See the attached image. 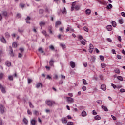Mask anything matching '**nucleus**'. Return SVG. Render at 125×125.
<instances>
[{
	"label": "nucleus",
	"mask_w": 125,
	"mask_h": 125,
	"mask_svg": "<svg viewBox=\"0 0 125 125\" xmlns=\"http://www.w3.org/2000/svg\"><path fill=\"white\" fill-rule=\"evenodd\" d=\"M80 8H81V6L79 5H76V2H73L71 6V11H74V9L75 10H80Z\"/></svg>",
	"instance_id": "f257e3e1"
},
{
	"label": "nucleus",
	"mask_w": 125,
	"mask_h": 125,
	"mask_svg": "<svg viewBox=\"0 0 125 125\" xmlns=\"http://www.w3.org/2000/svg\"><path fill=\"white\" fill-rule=\"evenodd\" d=\"M78 39L80 40V42L83 44V45H85V42L86 40L84 39H83V36L82 35H78Z\"/></svg>",
	"instance_id": "f03ea898"
},
{
	"label": "nucleus",
	"mask_w": 125,
	"mask_h": 125,
	"mask_svg": "<svg viewBox=\"0 0 125 125\" xmlns=\"http://www.w3.org/2000/svg\"><path fill=\"white\" fill-rule=\"evenodd\" d=\"M46 104L47 105V106H49V107L52 106V105L54 104H55V102L54 101H51L49 100L46 101Z\"/></svg>",
	"instance_id": "7ed1b4c3"
},
{
	"label": "nucleus",
	"mask_w": 125,
	"mask_h": 125,
	"mask_svg": "<svg viewBox=\"0 0 125 125\" xmlns=\"http://www.w3.org/2000/svg\"><path fill=\"white\" fill-rule=\"evenodd\" d=\"M66 99L68 103L71 104V103H74V99H73V98L66 97Z\"/></svg>",
	"instance_id": "20e7f679"
},
{
	"label": "nucleus",
	"mask_w": 125,
	"mask_h": 125,
	"mask_svg": "<svg viewBox=\"0 0 125 125\" xmlns=\"http://www.w3.org/2000/svg\"><path fill=\"white\" fill-rule=\"evenodd\" d=\"M93 48H94L93 45H92V44H90L89 49V51L90 53H92L93 51Z\"/></svg>",
	"instance_id": "39448f33"
},
{
	"label": "nucleus",
	"mask_w": 125,
	"mask_h": 125,
	"mask_svg": "<svg viewBox=\"0 0 125 125\" xmlns=\"http://www.w3.org/2000/svg\"><path fill=\"white\" fill-rule=\"evenodd\" d=\"M98 1L100 4H103V5H107V2L105 1L98 0Z\"/></svg>",
	"instance_id": "423d86ee"
},
{
	"label": "nucleus",
	"mask_w": 125,
	"mask_h": 125,
	"mask_svg": "<svg viewBox=\"0 0 125 125\" xmlns=\"http://www.w3.org/2000/svg\"><path fill=\"white\" fill-rule=\"evenodd\" d=\"M54 62H55L54 60H53L52 59H51L50 61H49V65H50V66L54 67Z\"/></svg>",
	"instance_id": "0eeeda50"
},
{
	"label": "nucleus",
	"mask_w": 125,
	"mask_h": 125,
	"mask_svg": "<svg viewBox=\"0 0 125 125\" xmlns=\"http://www.w3.org/2000/svg\"><path fill=\"white\" fill-rule=\"evenodd\" d=\"M5 110V108L3 107V105H0V112L1 114H3L4 113Z\"/></svg>",
	"instance_id": "6e6552de"
},
{
	"label": "nucleus",
	"mask_w": 125,
	"mask_h": 125,
	"mask_svg": "<svg viewBox=\"0 0 125 125\" xmlns=\"http://www.w3.org/2000/svg\"><path fill=\"white\" fill-rule=\"evenodd\" d=\"M70 65L71 68H74L76 67V63H75V62H74L73 61L70 62Z\"/></svg>",
	"instance_id": "1a4fd4ad"
},
{
	"label": "nucleus",
	"mask_w": 125,
	"mask_h": 125,
	"mask_svg": "<svg viewBox=\"0 0 125 125\" xmlns=\"http://www.w3.org/2000/svg\"><path fill=\"white\" fill-rule=\"evenodd\" d=\"M39 25L41 27V30H42V27H43V26H44L45 25V22H44L43 21H41L39 23Z\"/></svg>",
	"instance_id": "9d476101"
},
{
	"label": "nucleus",
	"mask_w": 125,
	"mask_h": 125,
	"mask_svg": "<svg viewBox=\"0 0 125 125\" xmlns=\"http://www.w3.org/2000/svg\"><path fill=\"white\" fill-rule=\"evenodd\" d=\"M61 121L63 124H67L68 123V120L66 118H62Z\"/></svg>",
	"instance_id": "9b49d317"
},
{
	"label": "nucleus",
	"mask_w": 125,
	"mask_h": 125,
	"mask_svg": "<svg viewBox=\"0 0 125 125\" xmlns=\"http://www.w3.org/2000/svg\"><path fill=\"white\" fill-rule=\"evenodd\" d=\"M71 31V32H74V29L71 26H69L66 28V32H69Z\"/></svg>",
	"instance_id": "f8f14e48"
},
{
	"label": "nucleus",
	"mask_w": 125,
	"mask_h": 125,
	"mask_svg": "<svg viewBox=\"0 0 125 125\" xmlns=\"http://www.w3.org/2000/svg\"><path fill=\"white\" fill-rule=\"evenodd\" d=\"M101 89H102V90H103V91H106V85L105 84L101 85Z\"/></svg>",
	"instance_id": "ddd939ff"
},
{
	"label": "nucleus",
	"mask_w": 125,
	"mask_h": 125,
	"mask_svg": "<svg viewBox=\"0 0 125 125\" xmlns=\"http://www.w3.org/2000/svg\"><path fill=\"white\" fill-rule=\"evenodd\" d=\"M106 28H107V30L110 32L112 31L113 29V27H112V25H109L107 26Z\"/></svg>",
	"instance_id": "4468645a"
},
{
	"label": "nucleus",
	"mask_w": 125,
	"mask_h": 125,
	"mask_svg": "<svg viewBox=\"0 0 125 125\" xmlns=\"http://www.w3.org/2000/svg\"><path fill=\"white\" fill-rule=\"evenodd\" d=\"M81 115L82 117H86V116H87V114L86 113V112L84 110H83L82 111Z\"/></svg>",
	"instance_id": "2eb2a0df"
},
{
	"label": "nucleus",
	"mask_w": 125,
	"mask_h": 125,
	"mask_svg": "<svg viewBox=\"0 0 125 125\" xmlns=\"http://www.w3.org/2000/svg\"><path fill=\"white\" fill-rule=\"evenodd\" d=\"M60 45L61 47H62L63 49H66V47H67V46H66V45H65V44L60 43Z\"/></svg>",
	"instance_id": "dca6fc26"
},
{
	"label": "nucleus",
	"mask_w": 125,
	"mask_h": 125,
	"mask_svg": "<svg viewBox=\"0 0 125 125\" xmlns=\"http://www.w3.org/2000/svg\"><path fill=\"white\" fill-rule=\"evenodd\" d=\"M48 30L50 33V34H53L52 33V26H49L48 27Z\"/></svg>",
	"instance_id": "f3484780"
},
{
	"label": "nucleus",
	"mask_w": 125,
	"mask_h": 125,
	"mask_svg": "<svg viewBox=\"0 0 125 125\" xmlns=\"http://www.w3.org/2000/svg\"><path fill=\"white\" fill-rule=\"evenodd\" d=\"M94 119L96 121H99V120H101V117L99 115H97L94 117Z\"/></svg>",
	"instance_id": "a211bd4d"
},
{
	"label": "nucleus",
	"mask_w": 125,
	"mask_h": 125,
	"mask_svg": "<svg viewBox=\"0 0 125 125\" xmlns=\"http://www.w3.org/2000/svg\"><path fill=\"white\" fill-rule=\"evenodd\" d=\"M37 122V121L35 120L34 119H32L31 120V124L32 125H36V123Z\"/></svg>",
	"instance_id": "6ab92c4d"
},
{
	"label": "nucleus",
	"mask_w": 125,
	"mask_h": 125,
	"mask_svg": "<svg viewBox=\"0 0 125 125\" xmlns=\"http://www.w3.org/2000/svg\"><path fill=\"white\" fill-rule=\"evenodd\" d=\"M59 25H61V22L59 21H56L55 23V27H57L58 26H59Z\"/></svg>",
	"instance_id": "aec40b11"
},
{
	"label": "nucleus",
	"mask_w": 125,
	"mask_h": 125,
	"mask_svg": "<svg viewBox=\"0 0 125 125\" xmlns=\"http://www.w3.org/2000/svg\"><path fill=\"white\" fill-rule=\"evenodd\" d=\"M42 87V84L41 83H38L37 84H36V87L37 88H39V87Z\"/></svg>",
	"instance_id": "412c9836"
},
{
	"label": "nucleus",
	"mask_w": 125,
	"mask_h": 125,
	"mask_svg": "<svg viewBox=\"0 0 125 125\" xmlns=\"http://www.w3.org/2000/svg\"><path fill=\"white\" fill-rule=\"evenodd\" d=\"M9 48H10V51L11 52L10 54L11 56H14V55L13 54V50H12V48L11 47V46H10Z\"/></svg>",
	"instance_id": "4be33fe9"
},
{
	"label": "nucleus",
	"mask_w": 125,
	"mask_h": 125,
	"mask_svg": "<svg viewBox=\"0 0 125 125\" xmlns=\"http://www.w3.org/2000/svg\"><path fill=\"white\" fill-rule=\"evenodd\" d=\"M83 84H84V85H87V84H88L87 82H86V80H85V79H83Z\"/></svg>",
	"instance_id": "5701e85b"
},
{
	"label": "nucleus",
	"mask_w": 125,
	"mask_h": 125,
	"mask_svg": "<svg viewBox=\"0 0 125 125\" xmlns=\"http://www.w3.org/2000/svg\"><path fill=\"white\" fill-rule=\"evenodd\" d=\"M113 8V5H112L111 4H109L107 7H106V8L107 9H111V8Z\"/></svg>",
	"instance_id": "b1692460"
},
{
	"label": "nucleus",
	"mask_w": 125,
	"mask_h": 125,
	"mask_svg": "<svg viewBox=\"0 0 125 125\" xmlns=\"http://www.w3.org/2000/svg\"><path fill=\"white\" fill-rule=\"evenodd\" d=\"M102 108L104 109V111H105V112H108V108H107V107L102 105Z\"/></svg>",
	"instance_id": "393cba45"
},
{
	"label": "nucleus",
	"mask_w": 125,
	"mask_h": 125,
	"mask_svg": "<svg viewBox=\"0 0 125 125\" xmlns=\"http://www.w3.org/2000/svg\"><path fill=\"white\" fill-rule=\"evenodd\" d=\"M6 65L8 67H10V66H11V62H10L7 61L6 62Z\"/></svg>",
	"instance_id": "a878e982"
},
{
	"label": "nucleus",
	"mask_w": 125,
	"mask_h": 125,
	"mask_svg": "<svg viewBox=\"0 0 125 125\" xmlns=\"http://www.w3.org/2000/svg\"><path fill=\"white\" fill-rule=\"evenodd\" d=\"M38 51H39V52H41V53H43V52H44V51H43V49H42V47H40L38 49Z\"/></svg>",
	"instance_id": "bb28decb"
},
{
	"label": "nucleus",
	"mask_w": 125,
	"mask_h": 125,
	"mask_svg": "<svg viewBox=\"0 0 125 125\" xmlns=\"http://www.w3.org/2000/svg\"><path fill=\"white\" fill-rule=\"evenodd\" d=\"M1 42H3V43H6V41L5 40V39H4L3 37L1 38Z\"/></svg>",
	"instance_id": "cd10ccee"
},
{
	"label": "nucleus",
	"mask_w": 125,
	"mask_h": 125,
	"mask_svg": "<svg viewBox=\"0 0 125 125\" xmlns=\"http://www.w3.org/2000/svg\"><path fill=\"white\" fill-rule=\"evenodd\" d=\"M1 90V92L2 93H5V88H4V87H3V86H2V87L0 88Z\"/></svg>",
	"instance_id": "c85d7f7f"
},
{
	"label": "nucleus",
	"mask_w": 125,
	"mask_h": 125,
	"mask_svg": "<svg viewBox=\"0 0 125 125\" xmlns=\"http://www.w3.org/2000/svg\"><path fill=\"white\" fill-rule=\"evenodd\" d=\"M63 14H67V10H66V8H63V10L62 11Z\"/></svg>",
	"instance_id": "c756f323"
},
{
	"label": "nucleus",
	"mask_w": 125,
	"mask_h": 125,
	"mask_svg": "<svg viewBox=\"0 0 125 125\" xmlns=\"http://www.w3.org/2000/svg\"><path fill=\"white\" fill-rule=\"evenodd\" d=\"M49 47L51 50H55V48H54V46L52 45H50Z\"/></svg>",
	"instance_id": "7c9ffc66"
},
{
	"label": "nucleus",
	"mask_w": 125,
	"mask_h": 125,
	"mask_svg": "<svg viewBox=\"0 0 125 125\" xmlns=\"http://www.w3.org/2000/svg\"><path fill=\"white\" fill-rule=\"evenodd\" d=\"M83 30H84V31H85V32H87V33L89 31L88 28H87V27H86V26H84L83 27Z\"/></svg>",
	"instance_id": "2f4dec72"
},
{
	"label": "nucleus",
	"mask_w": 125,
	"mask_h": 125,
	"mask_svg": "<svg viewBox=\"0 0 125 125\" xmlns=\"http://www.w3.org/2000/svg\"><path fill=\"white\" fill-rule=\"evenodd\" d=\"M86 14L89 15L90 13H91V11H90V9H88L86 10Z\"/></svg>",
	"instance_id": "473e14b6"
},
{
	"label": "nucleus",
	"mask_w": 125,
	"mask_h": 125,
	"mask_svg": "<svg viewBox=\"0 0 125 125\" xmlns=\"http://www.w3.org/2000/svg\"><path fill=\"white\" fill-rule=\"evenodd\" d=\"M119 24H123V23H124V20H123V19H119Z\"/></svg>",
	"instance_id": "72a5a7b5"
},
{
	"label": "nucleus",
	"mask_w": 125,
	"mask_h": 125,
	"mask_svg": "<svg viewBox=\"0 0 125 125\" xmlns=\"http://www.w3.org/2000/svg\"><path fill=\"white\" fill-rule=\"evenodd\" d=\"M112 25L113 27H115L117 26V23L115 21H112Z\"/></svg>",
	"instance_id": "f704fd0d"
},
{
	"label": "nucleus",
	"mask_w": 125,
	"mask_h": 125,
	"mask_svg": "<svg viewBox=\"0 0 125 125\" xmlns=\"http://www.w3.org/2000/svg\"><path fill=\"white\" fill-rule=\"evenodd\" d=\"M5 36L6 38H9V37H10V35L9 34V33H8V32H6L5 33Z\"/></svg>",
	"instance_id": "c9c22d12"
},
{
	"label": "nucleus",
	"mask_w": 125,
	"mask_h": 125,
	"mask_svg": "<svg viewBox=\"0 0 125 125\" xmlns=\"http://www.w3.org/2000/svg\"><path fill=\"white\" fill-rule=\"evenodd\" d=\"M23 122L24 123V124L25 125H27L28 124V120H27V119H26V118H24L23 119Z\"/></svg>",
	"instance_id": "e433bc0d"
},
{
	"label": "nucleus",
	"mask_w": 125,
	"mask_h": 125,
	"mask_svg": "<svg viewBox=\"0 0 125 125\" xmlns=\"http://www.w3.org/2000/svg\"><path fill=\"white\" fill-rule=\"evenodd\" d=\"M97 103L99 104V105H102V100H98L97 101Z\"/></svg>",
	"instance_id": "4c0bfd02"
},
{
	"label": "nucleus",
	"mask_w": 125,
	"mask_h": 125,
	"mask_svg": "<svg viewBox=\"0 0 125 125\" xmlns=\"http://www.w3.org/2000/svg\"><path fill=\"white\" fill-rule=\"evenodd\" d=\"M29 106L30 108H34V105H33L31 102H29Z\"/></svg>",
	"instance_id": "58836bf2"
},
{
	"label": "nucleus",
	"mask_w": 125,
	"mask_h": 125,
	"mask_svg": "<svg viewBox=\"0 0 125 125\" xmlns=\"http://www.w3.org/2000/svg\"><path fill=\"white\" fill-rule=\"evenodd\" d=\"M114 71L115 72V73H116V74H120V73H121L120 71V69H115V70H114Z\"/></svg>",
	"instance_id": "ea45409f"
},
{
	"label": "nucleus",
	"mask_w": 125,
	"mask_h": 125,
	"mask_svg": "<svg viewBox=\"0 0 125 125\" xmlns=\"http://www.w3.org/2000/svg\"><path fill=\"white\" fill-rule=\"evenodd\" d=\"M18 32L19 33H20L21 34H22V33H23V32H24V30L23 29H19Z\"/></svg>",
	"instance_id": "a19ab883"
},
{
	"label": "nucleus",
	"mask_w": 125,
	"mask_h": 125,
	"mask_svg": "<svg viewBox=\"0 0 125 125\" xmlns=\"http://www.w3.org/2000/svg\"><path fill=\"white\" fill-rule=\"evenodd\" d=\"M13 47H17V43H16L15 42H14L12 44Z\"/></svg>",
	"instance_id": "79ce46f5"
},
{
	"label": "nucleus",
	"mask_w": 125,
	"mask_h": 125,
	"mask_svg": "<svg viewBox=\"0 0 125 125\" xmlns=\"http://www.w3.org/2000/svg\"><path fill=\"white\" fill-rule=\"evenodd\" d=\"M101 65L103 69H104V68H105L106 66V64L104 63H101Z\"/></svg>",
	"instance_id": "37998d69"
},
{
	"label": "nucleus",
	"mask_w": 125,
	"mask_h": 125,
	"mask_svg": "<svg viewBox=\"0 0 125 125\" xmlns=\"http://www.w3.org/2000/svg\"><path fill=\"white\" fill-rule=\"evenodd\" d=\"M67 125H74V122H68L67 123Z\"/></svg>",
	"instance_id": "c03bdc74"
},
{
	"label": "nucleus",
	"mask_w": 125,
	"mask_h": 125,
	"mask_svg": "<svg viewBox=\"0 0 125 125\" xmlns=\"http://www.w3.org/2000/svg\"><path fill=\"white\" fill-rule=\"evenodd\" d=\"M118 80H119V81H123V77L121 76H119L117 77Z\"/></svg>",
	"instance_id": "a18cd8bd"
},
{
	"label": "nucleus",
	"mask_w": 125,
	"mask_h": 125,
	"mask_svg": "<svg viewBox=\"0 0 125 125\" xmlns=\"http://www.w3.org/2000/svg\"><path fill=\"white\" fill-rule=\"evenodd\" d=\"M8 79L10 81H13V77H12V76H8Z\"/></svg>",
	"instance_id": "49530a36"
},
{
	"label": "nucleus",
	"mask_w": 125,
	"mask_h": 125,
	"mask_svg": "<svg viewBox=\"0 0 125 125\" xmlns=\"http://www.w3.org/2000/svg\"><path fill=\"white\" fill-rule=\"evenodd\" d=\"M34 115H38L39 113V111L35 110L34 112Z\"/></svg>",
	"instance_id": "de8ad7c7"
},
{
	"label": "nucleus",
	"mask_w": 125,
	"mask_h": 125,
	"mask_svg": "<svg viewBox=\"0 0 125 125\" xmlns=\"http://www.w3.org/2000/svg\"><path fill=\"white\" fill-rule=\"evenodd\" d=\"M82 89L83 91H85V90H86V87L85 86H83L82 87Z\"/></svg>",
	"instance_id": "09e8293b"
},
{
	"label": "nucleus",
	"mask_w": 125,
	"mask_h": 125,
	"mask_svg": "<svg viewBox=\"0 0 125 125\" xmlns=\"http://www.w3.org/2000/svg\"><path fill=\"white\" fill-rule=\"evenodd\" d=\"M100 58L102 61H104V57L103 56L100 55Z\"/></svg>",
	"instance_id": "8fccbe9b"
},
{
	"label": "nucleus",
	"mask_w": 125,
	"mask_h": 125,
	"mask_svg": "<svg viewBox=\"0 0 125 125\" xmlns=\"http://www.w3.org/2000/svg\"><path fill=\"white\" fill-rule=\"evenodd\" d=\"M39 13L40 14H42V13H43V10L42 9L39 10Z\"/></svg>",
	"instance_id": "3c124183"
},
{
	"label": "nucleus",
	"mask_w": 125,
	"mask_h": 125,
	"mask_svg": "<svg viewBox=\"0 0 125 125\" xmlns=\"http://www.w3.org/2000/svg\"><path fill=\"white\" fill-rule=\"evenodd\" d=\"M2 15L4 16H7V12H3L2 13Z\"/></svg>",
	"instance_id": "603ef678"
},
{
	"label": "nucleus",
	"mask_w": 125,
	"mask_h": 125,
	"mask_svg": "<svg viewBox=\"0 0 125 125\" xmlns=\"http://www.w3.org/2000/svg\"><path fill=\"white\" fill-rule=\"evenodd\" d=\"M42 33L43 35H44L45 36H47V34H46V31H45V30H43L42 32Z\"/></svg>",
	"instance_id": "864d4df0"
},
{
	"label": "nucleus",
	"mask_w": 125,
	"mask_h": 125,
	"mask_svg": "<svg viewBox=\"0 0 125 125\" xmlns=\"http://www.w3.org/2000/svg\"><path fill=\"white\" fill-rule=\"evenodd\" d=\"M111 86H113V87L114 89L117 88V86H116V85H115L113 83L111 84Z\"/></svg>",
	"instance_id": "5fc2aeb1"
},
{
	"label": "nucleus",
	"mask_w": 125,
	"mask_h": 125,
	"mask_svg": "<svg viewBox=\"0 0 125 125\" xmlns=\"http://www.w3.org/2000/svg\"><path fill=\"white\" fill-rule=\"evenodd\" d=\"M111 117L114 120V121H116L117 120V118L115 117L114 115H111Z\"/></svg>",
	"instance_id": "6e6d98bb"
},
{
	"label": "nucleus",
	"mask_w": 125,
	"mask_h": 125,
	"mask_svg": "<svg viewBox=\"0 0 125 125\" xmlns=\"http://www.w3.org/2000/svg\"><path fill=\"white\" fill-rule=\"evenodd\" d=\"M120 92H121V93H123V92H125V90L124 89H121L120 90Z\"/></svg>",
	"instance_id": "4d7b16f0"
},
{
	"label": "nucleus",
	"mask_w": 125,
	"mask_h": 125,
	"mask_svg": "<svg viewBox=\"0 0 125 125\" xmlns=\"http://www.w3.org/2000/svg\"><path fill=\"white\" fill-rule=\"evenodd\" d=\"M28 83H32V79H28Z\"/></svg>",
	"instance_id": "13d9d810"
},
{
	"label": "nucleus",
	"mask_w": 125,
	"mask_h": 125,
	"mask_svg": "<svg viewBox=\"0 0 125 125\" xmlns=\"http://www.w3.org/2000/svg\"><path fill=\"white\" fill-rule=\"evenodd\" d=\"M45 111L46 113H50V110H49V109H45Z\"/></svg>",
	"instance_id": "bf43d9fd"
},
{
	"label": "nucleus",
	"mask_w": 125,
	"mask_h": 125,
	"mask_svg": "<svg viewBox=\"0 0 125 125\" xmlns=\"http://www.w3.org/2000/svg\"><path fill=\"white\" fill-rule=\"evenodd\" d=\"M17 17L18 18H20V17H21V14L18 13L17 14Z\"/></svg>",
	"instance_id": "052dcab7"
},
{
	"label": "nucleus",
	"mask_w": 125,
	"mask_h": 125,
	"mask_svg": "<svg viewBox=\"0 0 125 125\" xmlns=\"http://www.w3.org/2000/svg\"><path fill=\"white\" fill-rule=\"evenodd\" d=\"M3 77V73H0V79Z\"/></svg>",
	"instance_id": "680f3d73"
},
{
	"label": "nucleus",
	"mask_w": 125,
	"mask_h": 125,
	"mask_svg": "<svg viewBox=\"0 0 125 125\" xmlns=\"http://www.w3.org/2000/svg\"><path fill=\"white\" fill-rule=\"evenodd\" d=\"M121 15H122V16H123V17H125V12H122L121 13Z\"/></svg>",
	"instance_id": "e2e57ef3"
},
{
	"label": "nucleus",
	"mask_w": 125,
	"mask_h": 125,
	"mask_svg": "<svg viewBox=\"0 0 125 125\" xmlns=\"http://www.w3.org/2000/svg\"><path fill=\"white\" fill-rule=\"evenodd\" d=\"M93 115H97V112L95 110H93Z\"/></svg>",
	"instance_id": "0e129e2a"
},
{
	"label": "nucleus",
	"mask_w": 125,
	"mask_h": 125,
	"mask_svg": "<svg viewBox=\"0 0 125 125\" xmlns=\"http://www.w3.org/2000/svg\"><path fill=\"white\" fill-rule=\"evenodd\" d=\"M83 66L84 67H87V62H84Z\"/></svg>",
	"instance_id": "69168bd1"
},
{
	"label": "nucleus",
	"mask_w": 125,
	"mask_h": 125,
	"mask_svg": "<svg viewBox=\"0 0 125 125\" xmlns=\"http://www.w3.org/2000/svg\"><path fill=\"white\" fill-rule=\"evenodd\" d=\"M27 113L28 115H32V112L29 110H27Z\"/></svg>",
	"instance_id": "338daca9"
},
{
	"label": "nucleus",
	"mask_w": 125,
	"mask_h": 125,
	"mask_svg": "<svg viewBox=\"0 0 125 125\" xmlns=\"http://www.w3.org/2000/svg\"><path fill=\"white\" fill-rule=\"evenodd\" d=\"M108 42H112V39L111 38H107Z\"/></svg>",
	"instance_id": "774afa93"
}]
</instances>
